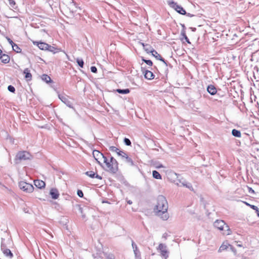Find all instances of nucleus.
<instances>
[{"instance_id": "obj_10", "label": "nucleus", "mask_w": 259, "mask_h": 259, "mask_svg": "<svg viewBox=\"0 0 259 259\" xmlns=\"http://www.w3.org/2000/svg\"><path fill=\"white\" fill-rule=\"evenodd\" d=\"M132 246L134 250V252L136 258H141V253L139 250L138 249V246L135 242L132 240Z\"/></svg>"}, {"instance_id": "obj_31", "label": "nucleus", "mask_w": 259, "mask_h": 259, "mask_svg": "<svg viewBox=\"0 0 259 259\" xmlns=\"http://www.w3.org/2000/svg\"><path fill=\"white\" fill-rule=\"evenodd\" d=\"M76 62L77 63L78 66L81 67L83 68L84 65V61L82 59L80 58H77L76 59Z\"/></svg>"}, {"instance_id": "obj_32", "label": "nucleus", "mask_w": 259, "mask_h": 259, "mask_svg": "<svg viewBox=\"0 0 259 259\" xmlns=\"http://www.w3.org/2000/svg\"><path fill=\"white\" fill-rule=\"evenodd\" d=\"M118 156L122 157V159H124L125 157L127 155V154L123 151L120 150L118 151L117 153Z\"/></svg>"}, {"instance_id": "obj_47", "label": "nucleus", "mask_w": 259, "mask_h": 259, "mask_svg": "<svg viewBox=\"0 0 259 259\" xmlns=\"http://www.w3.org/2000/svg\"><path fill=\"white\" fill-rule=\"evenodd\" d=\"M4 248H7L6 247V245L5 244L2 243L1 245V249L3 252L5 250V249H4Z\"/></svg>"}, {"instance_id": "obj_57", "label": "nucleus", "mask_w": 259, "mask_h": 259, "mask_svg": "<svg viewBox=\"0 0 259 259\" xmlns=\"http://www.w3.org/2000/svg\"><path fill=\"white\" fill-rule=\"evenodd\" d=\"M82 214V217L83 218H85V215H84V214H83V213H82V214Z\"/></svg>"}, {"instance_id": "obj_23", "label": "nucleus", "mask_w": 259, "mask_h": 259, "mask_svg": "<svg viewBox=\"0 0 259 259\" xmlns=\"http://www.w3.org/2000/svg\"><path fill=\"white\" fill-rule=\"evenodd\" d=\"M229 246H231V245L229 244H228L227 243H223L221 245V246L220 247L219 249V252H221L223 251L226 250Z\"/></svg>"}, {"instance_id": "obj_3", "label": "nucleus", "mask_w": 259, "mask_h": 259, "mask_svg": "<svg viewBox=\"0 0 259 259\" xmlns=\"http://www.w3.org/2000/svg\"><path fill=\"white\" fill-rule=\"evenodd\" d=\"M214 227L218 230L223 231V234L228 235L231 233V231L226 223L222 220H217L213 223Z\"/></svg>"}, {"instance_id": "obj_19", "label": "nucleus", "mask_w": 259, "mask_h": 259, "mask_svg": "<svg viewBox=\"0 0 259 259\" xmlns=\"http://www.w3.org/2000/svg\"><path fill=\"white\" fill-rule=\"evenodd\" d=\"M124 159L125 162L126 163L130 166H133L136 165L133 159L128 155H127Z\"/></svg>"}, {"instance_id": "obj_9", "label": "nucleus", "mask_w": 259, "mask_h": 259, "mask_svg": "<svg viewBox=\"0 0 259 259\" xmlns=\"http://www.w3.org/2000/svg\"><path fill=\"white\" fill-rule=\"evenodd\" d=\"M59 98L63 102L66 106L70 108H72V103L69 100L67 96L63 95H59Z\"/></svg>"}, {"instance_id": "obj_30", "label": "nucleus", "mask_w": 259, "mask_h": 259, "mask_svg": "<svg viewBox=\"0 0 259 259\" xmlns=\"http://www.w3.org/2000/svg\"><path fill=\"white\" fill-rule=\"evenodd\" d=\"M104 254L107 259H115L114 255L111 253L105 252Z\"/></svg>"}, {"instance_id": "obj_12", "label": "nucleus", "mask_w": 259, "mask_h": 259, "mask_svg": "<svg viewBox=\"0 0 259 259\" xmlns=\"http://www.w3.org/2000/svg\"><path fill=\"white\" fill-rule=\"evenodd\" d=\"M50 194L53 199H57L59 196V191L56 188H52L50 190Z\"/></svg>"}, {"instance_id": "obj_4", "label": "nucleus", "mask_w": 259, "mask_h": 259, "mask_svg": "<svg viewBox=\"0 0 259 259\" xmlns=\"http://www.w3.org/2000/svg\"><path fill=\"white\" fill-rule=\"evenodd\" d=\"M19 187L23 191L28 193L32 192L34 189V187L31 184L25 182H20L19 183Z\"/></svg>"}, {"instance_id": "obj_7", "label": "nucleus", "mask_w": 259, "mask_h": 259, "mask_svg": "<svg viewBox=\"0 0 259 259\" xmlns=\"http://www.w3.org/2000/svg\"><path fill=\"white\" fill-rule=\"evenodd\" d=\"M169 5L179 14L182 15L186 14V12L184 9L181 6L179 5L177 3L171 2L169 3Z\"/></svg>"}, {"instance_id": "obj_21", "label": "nucleus", "mask_w": 259, "mask_h": 259, "mask_svg": "<svg viewBox=\"0 0 259 259\" xmlns=\"http://www.w3.org/2000/svg\"><path fill=\"white\" fill-rule=\"evenodd\" d=\"M5 250L3 252V253L7 256H9L10 258L13 257V254L11 251L8 248H4Z\"/></svg>"}, {"instance_id": "obj_46", "label": "nucleus", "mask_w": 259, "mask_h": 259, "mask_svg": "<svg viewBox=\"0 0 259 259\" xmlns=\"http://www.w3.org/2000/svg\"><path fill=\"white\" fill-rule=\"evenodd\" d=\"M249 207L254 210H257V207L255 205L250 204Z\"/></svg>"}, {"instance_id": "obj_26", "label": "nucleus", "mask_w": 259, "mask_h": 259, "mask_svg": "<svg viewBox=\"0 0 259 259\" xmlns=\"http://www.w3.org/2000/svg\"><path fill=\"white\" fill-rule=\"evenodd\" d=\"M116 92L121 94H127L130 92V90L128 89H118L116 90Z\"/></svg>"}, {"instance_id": "obj_11", "label": "nucleus", "mask_w": 259, "mask_h": 259, "mask_svg": "<svg viewBox=\"0 0 259 259\" xmlns=\"http://www.w3.org/2000/svg\"><path fill=\"white\" fill-rule=\"evenodd\" d=\"M151 54L152 56H153L156 59L163 62L166 66H167V62L161 56V55L157 53L156 51L154 50L152 52Z\"/></svg>"}, {"instance_id": "obj_2", "label": "nucleus", "mask_w": 259, "mask_h": 259, "mask_svg": "<svg viewBox=\"0 0 259 259\" xmlns=\"http://www.w3.org/2000/svg\"><path fill=\"white\" fill-rule=\"evenodd\" d=\"M102 164L105 163L107 169V171L112 174H116L118 170V162L117 160L112 156L110 157V160H108L106 156H105L102 161Z\"/></svg>"}, {"instance_id": "obj_49", "label": "nucleus", "mask_w": 259, "mask_h": 259, "mask_svg": "<svg viewBox=\"0 0 259 259\" xmlns=\"http://www.w3.org/2000/svg\"><path fill=\"white\" fill-rule=\"evenodd\" d=\"M71 4H73L74 6H75L76 8H78L77 7V5L76 4V3H75V1H74L73 0H72L71 2Z\"/></svg>"}, {"instance_id": "obj_18", "label": "nucleus", "mask_w": 259, "mask_h": 259, "mask_svg": "<svg viewBox=\"0 0 259 259\" xmlns=\"http://www.w3.org/2000/svg\"><path fill=\"white\" fill-rule=\"evenodd\" d=\"M38 47L42 50H48L49 44L44 42H37Z\"/></svg>"}, {"instance_id": "obj_40", "label": "nucleus", "mask_w": 259, "mask_h": 259, "mask_svg": "<svg viewBox=\"0 0 259 259\" xmlns=\"http://www.w3.org/2000/svg\"><path fill=\"white\" fill-rule=\"evenodd\" d=\"M77 194L80 198H82L83 196V193L81 190H78L77 191Z\"/></svg>"}, {"instance_id": "obj_29", "label": "nucleus", "mask_w": 259, "mask_h": 259, "mask_svg": "<svg viewBox=\"0 0 259 259\" xmlns=\"http://www.w3.org/2000/svg\"><path fill=\"white\" fill-rule=\"evenodd\" d=\"M13 48V50L16 53H20L21 52V48L16 44L14 43L12 47Z\"/></svg>"}, {"instance_id": "obj_58", "label": "nucleus", "mask_w": 259, "mask_h": 259, "mask_svg": "<svg viewBox=\"0 0 259 259\" xmlns=\"http://www.w3.org/2000/svg\"><path fill=\"white\" fill-rule=\"evenodd\" d=\"M163 167V165H162V164H161L160 165H159V166H158V167Z\"/></svg>"}, {"instance_id": "obj_25", "label": "nucleus", "mask_w": 259, "mask_h": 259, "mask_svg": "<svg viewBox=\"0 0 259 259\" xmlns=\"http://www.w3.org/2000/svg\"><path fill=\"white\" fill-rule=\"evenodd\" d=\"M152 176L153 177L156 179L160 180L162 179L161 176L159 172L155 170L152 171Z\"/></svg>"}, {"instance_id": "obj_44", "label": "nucleus", "mask_w": 259, "mask_h": 259, "mask_svg": "<svg viewBox=\"0 0 259 259\" xmlns=\"http://www.w3.org/2000/svg\"><path fill=\"white\" fill-rule=\"evenodd\" d=\"M94 178H96V179H98L99 180H102V177L101 176H99V175H98L96 173H95V176H94Z\"/></svg>"}, {"instance_id": "obj_35", "label": "nucleus", "mask_w": 259, "mask_h": 259, "mask_svg": "<svg viewBox=\"0 0 259 259\" xmlns=\"http://www.w3.org/2000/svg\"><path fill=\"white\" fill-rule=\"evenodd\" d=\"M142 61L144 62L145 63H146L149 66H152L153 63L151 60H147L145 59L144 58L142 59Z\"/></svg>"}, {"instance_id": "obj_55", "label": "nucleus", "mask_w": 259, "mask_h": 259, "mask_svg": "<svg viewBox=\"0 0 259 259\" xmlns=\"http://www.w3.org/2000/svg\"><path fill=\"white\" fill-rule=\"evenodd\" d=\"M166 236H167V234L166 233H165L163 235V237L166 238Z\"/></svg>"}, {"instance_id": "obj_48", "label": "nucleus", "mask_w": 259, "mask_h": 259, "mask_svg": "<svg viewBox=\"0 0 259 259\" xmlns=\"http://www.w3.org/2000/svg\"><path fill=\"white\" fill-rule=\"evenodd\" d=\"M185 15H186L187 16H188L189 17H192L194 16V15L193 14H191L189 13H186V14H185Z\"/></svg>"}, {"instance_id": "obj_56", "label": "nucleus", "mask_w": 259, "mask_h": 259, "mask_svg": "<svg viewBox=\"0 0 259 259\" xmlns=\"http://www.w3.org/2000/svg\"><path fill=\"white\" fill-rule=\"evenodd\" d=\"M2 53H3V52H2V50L0 49V56H1L2 55H3V54H2Z\"/></svg>"}, {"instance_id": "obj_36", "label": "nucleus", "mask_w": 259, "mask_h": 259, "mask_svg": "<svg viewBox=\"0 0 259 259\" xmlns=\"http://www.w3.org/2000/svg\"><path fill=\"white\" fill-rule=\"evenodd\" d=\"M124 143L126 146H131L132 143L130 140L128 138H125L124 139Z\"/></svg>"}, {"instance_id": "obj_52", "label": "nucleus", "mask_w": 259, "mask_h": 259, "mask_svg": "<svg viewBox=\"0 0 259 259\" xmlns=\"http://www.w3.org/2000/svg\"><path fill=\"white\" fill-rule=\"evenodd\" d=\"M243 202L247 206H250V204L249 203H248V202H245V201H243Z\"/></svg>"}, {"instance_id": "obj_16", "label": "nucleus", "mask_w": 259, "mask_h": 259, "mask_svg": "<svg viewBox=\"0 0 259 259\" xmlns=\"http://www.w3.org/2000/svg\"><path fill=\"white\" fill-rule=\"evenodd\" d=\"M49 52H53L54 54H56L60 52H62V49L60 48H56L54 46H52L49 45L48 50Z\"/></svg>"}, {"instance_id": "obj_51", "label": "nucleus", "mask_w": 259, "mask_h": 259, "mask_svg": "<svg viewBox=\"0 0 259 259\" xmlns=\"http://www.w3.org/2000/svg\"><path fill=\"white\" fill-rule=\"evenodd\" d=\"M127 203L129 204H132L133 203V202L131 200H128L127 201Z\"/></svg>"}, {"instance_id": "obj_41", "label": "nucleus", "mask_w": 259, "mask_h": 259, "mask_svg": "<svg viewBox=\"0 0 259 259\" xmlns=\"http://www.w3.org/2000/svg\"><path fill=\"white\" fill-rule=\"evenodd\" d=\"M91 71L93 72V73H97V68H96V67L95 66H92L91 67Z\"/></svg>"}, {"instance_id": "obj_39", "label": "nucleus", "mask_w": 259, "mask_h": 259, "mask_svg": "<svg viewBox=\"0 0 259 259\" xmlns=\"http://www.w3.org/2000/svg\"><path fill=\"white\" fill-rule=\"evenodd\" d=\"M8 90L9 92L14 93L15 92V88L12 85H9L8 87Z\"/></svg>"}, {"instance_id": "obj_13", "label": "nucleus", "mask_w": 259, "mask_h": 259, "mask_svg": "<svg viewBox=\"0 0 259 259\" xmlns=\"http://www.w3.org/2000/svg\"><path fill=\"white\" fill-rule=\"evenodd\" d=\"M145 78L147 79H152L154 78L155 75L150 70H145L143 71Z\"/></svg>"}, {"instance_id": "obj_1", "label": "nucleus", "mask_w": 259, "mask_h": 259, "mask_svg": "<svg viewBox=\"0 0 259 259\" xmlns=\"http://www.w3.org/2000/svg\"><path fill=\"white\" fill-rule=\"evenodd\" d=\"M157 204L154 208L156 215L161 217L163 220H167L169 215L167 213L168 203L165 197L159 195L157 199Z\"/></svg>"}, {"instance_id": "obj_20", "label": "nucleus", "mask_w": 259, "mask_h": 259, "mask_svg": "<svg viewBox=\"0 0 259 259\" xmlns=\"http://www.w3.org/2000/svg\"><path fill=\"white\" fill-rule=\"evenodd\" d=\"M2 62L4 63H8L10 61V57L6 54H3L0 56Z\"/></svg>"}, {"instance_id": "obj_24", "label": "nucleus", "mask_w": 259, "mask_h": 259, "mask_svg": "<svg viewBox=\"0 0 259 259\" xmlns=\"http://www.w3.org/2000/svg\"><path fill=\"white\" fill-rule=\"evenodd\" d=\"M232 135L237 138H240L241 137V134L240 131L236 129H233L232 131Z\"/></svg>"}, {"instance_id": "obj_14", "label": "nucleus", "mask_w": 259, "mask_h": 259, "mask_svg": "<svg viewBox=\"0 0 259 259\" xmlns=\"http://www.w3.org/2000/svg\"><path fill=\"white\" fill-rule=\"evenodd\" d=\"M207 91L211 95H214L216 94V93L217 92V89L213 85H212V84H210L207 86Z\"/></svg>"}, {"instance_id": "obj_5", "label": "nucleus", "mask_w": 259, "mask_h": 259, "mask_svg": "<svg viewBox=\"0 0 259 259\" xmlns=\"http://www.w3.org/2000/svg\"><path fill=\"white\" fill-rule=\"evenodd\" d=\"M31 158V154L27 151H19L16 156V159L19 160H25L30 159Z\"/></svg>"}, {"instance_id": "obj_53", "label": "nucleus", "mask_w": 259, "mask_h": 259, "mask_svg": "<svg viewBox=\"0 0 259 259\" xmlns=\"http://www.w3.org/2000/svg\"><path fill=\"white\" fill-rule=\"evenodd\" d=\"M255 211L257 213V215L259 217V209L258 208V207L257 208V210H255Z\"/></svg>"}, {"instance_id": "obj_28", "label": "nucleus", "mask_w": 259, "mask_h": 259, "mask_svg": "<svg viewBox=\"0 0 259 259\" xmlns=\"http://www.w3.org/2000/svg\"><path fill=\"white\" fill-rule=\"evenodd\" d=\"M181 34L183 37V38L185 39V40L186 41V42L188 44H191L190 41H189V38H188V37L187 36V35L186 34V32H185V30L184 29H183L181 31Z\"/></svg>"}, {"instance_id": "obj_27", "label": "nucleus", "mask_w": 259, "mask_h": 259, "mask_svg": "<svg viewBox=\"0 0 259 259\" xmlns=\"http://www.w3.org/2000/svg\"><path fill=\"white\" fill-rule=\"evenodd\" d=\"M182 185L183 186L188 188L191 191H193V190H194L192 185L190 183H187L186 182H183L182 183Z\"/></svg>"}, {"instance_id": "obj_43", "label": "nucleus", "mask_w": 259, "mask_h": 259, "mask_svg": "<svg viewBox=\"0 0 259 259\" xmlns=\"http://www.w3.org/2000/svg\"><path fill=\"white\" fill-rule=\"evenodd\" d=\"M140 44L143 47V48H144L145 47H148V48H150V45L145 44V43L142 42H140Z\"/></svg>"}, {"instance_id": "obj_8", "label": "nucleus", "mask_w": 259, "mask_h": 259, "mask_svg": "<svg viewBox=\"0 0 259 259\" xmlns=\"http://www.w3.org/2000/svg\"><path fill=\"white\" fill-rule=\"evenodd\" d=\"M158 249L160 250L161 256L165 259H167L168 257V251L166 249V246L162 243H160L158 245Z\"/></svg>"}, {"instance_id": "obj_38", "label": "nucleus", "mask_w": 259, "mask_h": 259, "mask_svg": "<svg viewBox=\"0 0 259 259\" xmlns=\"http://www.w3.org/2000/svg\"><path fill=\"white\" fill-rule=\"evenodd\" d=\"M144 50L147 53H152V52L154 50V49L152 48V47L150 46V48H148V47H145L144 48Z\"/></svg>"}, {"instance_id": "obj_17", "label": "nucleus", "mask_w": 259, "mask_h": 259, "mask_svg": "<svg viewBox=\"0 0 259 259\" xmlns=\"http://www.w3.org/2000/svg\"><path fill=\"white\" fill-rule=\"evenodd\" d=\"M23 73L25 74V78L27 81H30L31 80L32 75L28 68L25 69L23 71Z\"/></svg>"}, {"instance_id": "obj_42", "label": "nucleus", "mask_w": 259, "mask_h": 259, "mask_svg": "<svg viewBox=\"0 0 259 259\" xmlns=\"http://www.w3.org/2000/svg\"><path fill=\"white\" fill-rule=\"evenodd\" d=\"M6 38L8 40V41L9 42V44L11 45V46L12 47L13 46V45L14 44V42L13 41V40L10 38L9 37H6Z\"/></svg>"}, {"instance_id": "obj_33", "label": "nucleus", "mask_w": 259, "mask_h": 259, "mask_svg": "<svg viewBox=\"0 0 259 259\" xmlns=\"http://www.w3.org/2000/svg\"><path fill=\"white\" fill-rule=\"evenodd\" d=\"M85 174L91 178H94L95 172L93 171H88L85 172Z\"/></svg>"}, {"instance_id": "obj_6", "label": "nucleus", "mask_w": 259, "mask_h": 259, "mask_svg": "<svg viewBox=\"0 0 259 259\" xmlns=\"http://www.w3.org/2000/svg\"><path fill=\"white\" fill-rule=\"evenodd\" d=\"M93 155L94 158L97 161L98 163L101 166L103 167L102 161L105 156L102 153L97 150H94L93 151Z\"/></svg>"}, {"instance_id": "obj_50", "label": "nucleus", "mask_w": 259, "mask_h": 259, "mask_svg": "<svg viewBox=\"0 0 259 259\" xmlns=\"http://www.w3.org/2000/svg\"><path fill=\"white\" fill-rule=\"evenodd\" d=\"M79 212L82 214L83 213V209L82 207H81L80 206H79Z\"/></svg>"}, {"instance_id": "obj_37", "label": "nucleus", "mask_w": 259, "mask_h": 259, "mask_svg": "<svg viewBox=\"0 0 259 259\" xmlns=\"http://www.w3.org/2000/svg\"><path fill=\"white\" fill-rule=\"evenodd\" d=\"M109 149L112 152H116V153H118V151H119V150L115 146H110L109 147Z\"/></svg>"}, {"instance_id": "obj_15", "label": "nucleus", "mask_w": 259, "mask_h": 259, "mask_svg": "<svg viewBox=\"0 0 259 259\" xmlns=\"http://www.w3.org/2000/svg\"><path fill=\"white\" fill-rule=\"evenodd\" d=\"M34 183L35 186L37 188H39V189H42L43 188H45V185H46L45 183L43 181L40 180H34Z\"/></svg>"}, {"instance_id": "obj_22", "label": "nucleus", "mask_w": 259, "mask_h": 259, "mask_svg": "<svg viewBox=\"0 0 259 259\" xmlns=\"http://www.w3.org/2000/svg\"><path fill=\"white\" fill-rule=\"evenodd\" d=\"M41 78V79L43 81H45L46 83L52 82V80L51 77L47 74H44L42 75Z\"/></svg>"}, {"instance_id": "obj_34", "label": "nucleus", "mask_w": 259, "mask_h": 259, "mask_svg": "<svg viewBox=\"0 0 259 259\" xmlns=\"http://www.w3.org/2000/svg\"><path fill=\"white\" fill-rule=\"evenodd\" d=\"M10 6L13 9H16V3L15 0H8Z\"/></svg>"}, {"instance_id": "obj_54", "label": "nucleus", "mask_w": 259, "mask_h": 259, "mask_svg": "<svg viewBox=\"0 0 259 259\" xmlns=\"http://www.w3.org/2000/svg\"><path fill=\"white\" fill-rule=\"evenodd\" d=\"M94 259H100V257H98V256H96L94 254L93 255Z\"/></svg>"}, {"instance_id": "obj_45", "label": "nucleus", "mask_w": 259, "mask_h": 259, "mask_svg": "<svg viewBox=\"0 0 259 259\" xmlns=\"http://www.w3.org/2000/svg\"><path fill=\"white\" fill-rule=\"evenodd\" d=\"M248 192L249 193L254 194L255 192L250 187H248Z\"/></svg>"}]
</instances>
